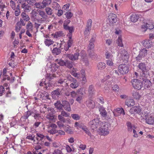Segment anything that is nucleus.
Instances as JSON below:
<instances>
[{
    "label": "nucleus",
    "instance_id": "f257e3e1",
    "mask_svg": "<svg viewBox=\"0 0 154 154\" xmlns=\"http://www.w3.org/2000/svg\"><path fill=\"white\" fill-rule=\"evenodd\" d=\"M99 128V130L102 135H105L108 134L109 133V125L106 122H100Z\"/></svg>",
    "mask_w": 154,
    "mask_h": 154
},
{
    "label": "nucleus",
    "instance_id": "f03ea898",
    "mask_svg": "<svg viewBox=\"0 0 154 154\" xmlns=\"http://www.w3.org/2000/svg\"><path fill=\"white\" fill-rule=\"evenodd\" d=\"M137 67L142 71L140 74V77H145L146 75V73L149 71L148 68L146 65L144 63L141 62L139 63Z\"/></svg>",
    "mask_w": 154,
    "mask_h": 154
},
{
    "label": "nucleus",
    "instance_id": "7ed1b4c3",
    "mask_svg": "<svg viewBox=\"0 0 154 154\" xmlns=\"http://www.w3.org/2000/svg\"><path fill=\"white\" fill-rule=\"evenodd\" d=\"M131 82L133 87L135 89L139 90L143 87L141 79L139 80L137 79H134L132 80Z\"/></svg>",
    "mask_w": 154,
    "mask_h": 154
},
{
    "label": "nucleus",
    "instance_id": "20e7f679",
    "mask_svg": "<svg viewBox=\"0 0 154 154\" xmlns=\"http://www.w3.org/2000/svg\"><path fill=\"white\" fill-rule=\"evenodd\" d=\"M100 122H102L100 121L97 119H96L91 121L89 123V125L91 129L94 130L98 127L99 128Z\"/></svg>",
    "mask_w": 154,
    "mask_h": 154
},
{
    "label": "nucleus",
    "instance_id": "39448f33",
    "mask_svg": "<svg viewBox=\"0 0 154 154\" xmlns=\"http://www.w3.org/2000/svg\"><path fill=\"white\" fill-rule=\"evenodd\" d=\"M4 94H5V97H10L11 96V93L9 87L6 88L5 90L4 86L1 85L0 86V96H2Z\"/></svg>",
    "mask_w": 154,
    "mask_h": 154
},
{
    "label": "nucleus",
    "instance_id": "423d86ee",
    "mask_svg": "<svg viewBox=\"0 0 154 154\" xmlns=\"http://www.w3.org/2000/svg\"><path fill=\"white\" fill-rule=\"evenodd\" d=\"M38 15L41 17L40 18L37 20L38 23H42L47 20L48 19V16L44 11L39 10L38 11Z\"/></svg>",
    "mask_w": 154,
    "mask_h": 154
},
{
    "label": "nucleus",
    "instance_id": "0eeeda50",
    "mask_svg": "<svg viewBox=\"0 0 154 154\" xmlns=\"http://www.w3.org/2000/svg\"><path fill=\"white\" fill-rule=\"evenodd\" d=\"M119 71L122 74L128 73L129 69V67L126 64H121L118 67Z\"/></svg>",
    "mask_w": 154,
    "mask_h": 154
},
{
    "label": "nucleus",
    "instance_id": "6e6552de",
    "mask_svg": "<svg viewBox=\"0 0 154 154\" xmlns=\"http://www.w3.org/2000/svg\"><path fill=\"white\" fill-rule=\"evenodd\" d=\"M92 23V20L91 19L88 20L84 32L85 35L88 36L89 35L90 32L91 30Z\"/></svg>",
    "mask_w": 154,
    "mask_h": 154
},
{
    "label": "nucleus",
    "instance_id": "1a4fd4ad",
    "mask_svg": "<svg viewBox=\"0 0 154 154\" xmlns=\"http://www.w3.org/2000/svg\"><path fill=\"white\" fill-rule=\"evenodd\" d=\"M84 95L83 89L80 88L77 91L76 98V100L79 103H81L83 98Z\"/></svg>",
    "mask_w": 154,
    "mask_h": 154
},
{
    "label": "nucleus",
    "instance_id": "9d476101",
    "mask_svg": "<svg viewBox=\"0 0 154 154\" xmlns=\"http://www.w3.org/2000/svg\"><path fill=\"white\" fill-rule=\"evenodd\" d=\"M140 79L143 80L142 81L143 87V86L144 88H149L151 85V83L150 81L147 79L146 76L145 77H140Z\"/></svg>",
    "mask_w": 154,
    "mask_h": 154
},
{
    "label": "nucleus",
    "instance_id": "9b49d317",
    "mask_svg": "<svg viewBox=\"0 0 154 154\" xmlns=\"http://www.w3.org/2000/svg\"><path fill=\"white\" fill-rule=\"evenodd\" d=\"M69 115L70 114L69 113H68L63 110L61 112L60 114L58 116V118L60 121L62 122L63 123H65L66 122V119L64 117H68Z\"/></svg>",
    "mask_w": 154,
    "mask_h": 154
},
{
    "label": "nucleus",
    "instance_id": "f8f14e48",
    "mask_svg": "<svg viewBox=\"0 0 154 154\" xmlns=\"http://www.w3.org/2000/svg\"><path fill=\"white\" fill-rule=\"evenodd\" d=\"M61 91L59 88L52 91L51 93V95L53 98L54 99H57L59 97V96L62 94Z\"/></svg>",
    "mask_w": 154,
    "mask_h": 154
},
{
    "label": "nucleus",
    "instance_id": "ddd939ff",
    "mask_svg": "<svg viewBox=\"0 0 154 154\" xmlns=\"http://www.w3.org/2000/svg\"><path fill=\"white\" fill-rule=\"evenodd\" d=\"M79 55V54L77 51L74 54V55L69 54H66V57L72 60H78Z\"/></svg>",
    "mask_w": 154,
    "mask_h": 154
},
{
    "label": "nucleus",
    "instance_id": "4468645a",
    "mask_svg": "<svg viewBox=\"0 0 154 154\" xmlns=\"http://www.w3.org/2000/svg\"><path fill=\"white\" fill-rule=\"evenodd\" d=\"M141 110L140 107L139 106H135L132 107L130 110V112L131 114L139 113Z\"/></svg>",
    "mask_w": 154,
    "mask_h": 154
},
{
    "label": "nucleus",
    "instance_id": "2eb2a0df",
    "mask_svg": "<svg viewBox=\"0 0 154 154\" xmlns=\"http://www.w3.org/2000/svg\"><path fill=\"white\" fill-rule=\"evenodd\" d=\"M141 28L142 29H144V31H146L147 29H151L154 28V26L151 23H146V24L142 26Z\"/></svg>",
    "mask_w": 154,
    "mask_h": 154
},
{
    "label": "nucleus",
    "instance_id": "dca6fc26",
    "mask_svg": "<svg viewBox=\"0 0 154 154\" xmlns=\"http://www.w3.org/2000/svg\"><path fill=\"white\" fill-rule=\"evenodd\" d=\"M63 28L65 30L69 32L68 34H67V36H69V35L72 36V33L74 31V27L73 26H68L63 27Z\"/></svg>",
    "mask_w": 154,
    "mask_h": 154
},
{
    "label": "nucleus",
    "instance_id": "f3484780",
    "mask_svg": "<svg viewBox=\"0 0 154 154\" xmlns=\"http://www.w3.org/2000/svg\"><path fill=\"white\" fill-rule=\"evenodd\" d=\"M62 104H63V107L64 109L70 112L71 108L69 103L66 100H63L62 101Z\"/></svg>",
    "mask_w": 154,
    "mask_h": 154
},
{
    "label": "nucleus",
    "instance_id": "a211bd4d",
    "mask_svg": "<svg viewBox=\"0 0 154 154\" xmlns=\"http://www.w3.org/2000/svg\"><path fill=\"white\" fill-rule=\"evenodd\" d=\"M108 20L112 23H115L117 21L116 15L114 14L110 13L108 16Z\"/></svg>",
    "mask_w": 154,
    "mask_h": 154
},
{
    "label": "nucleus",
    "instance_id": "6ab92c4d",
    "mask_svg": "<svg viewBox=\"0 0 154 154\" xmlns=\"http://www.w3.org/2000/svg\"><path fill=\"white\" fill-rule=\"evenodd\" d=\"M143 45L145 47L149 48L152 46V42L150 40L146 39L143 41Z\"/></svg>",
    "mask_w": 154,
    "mask_h": 154
},
{
    "label": "nucleus",
    "instance_id": "aec40b11",
    "mask_svg": "<svg viewBox=\"0 0 154 154\" xmlns=\"http://www.w3.org/2000/svg\"><path fill=\"white\" fill-rule=\"evenodd\" d=\"M63 129L67 133L70 134H72L73 133V130L72 129V128L69 125H67L63 127Z\"/></svg>",
    "mask_w": 154,
    "mask_h": 154
},
{
    "label": "nucleus",
    "instance_id": "412c9836",
    "mask_svg": "<svg viewBox=\"0 0 154 154\" xmlns=\"http://www.w3.org/2000/svg\"><path fill=\"white\" fill-rule=\"evenodd\" d=\"M146 122L149 125H152L154 123V117L150 116L147 117L145 119Z\"/></svg>",
    "mask_w": 154,
    "mask_h": 154
},
{
    "label": "nucleus",
    "instance_id": "4be33fe9",
    "mask_svg": "<svg viewBox=\"0 0 154 154\" xmlns=\"http://www.w3.org/2000/svg\"><path fill=\"white\" fill-rule=\"evenodd\" d=\"M55 107L58 110H63V104L61 103L60 101H57V102L54 104Z\"/></svg>",
    "mask_w": 154,
    "mask_h": 154
},
{
    "label": "nucleus",
    "instance_id": "5701e85b",
    "mask_svg": "<svg viewBox=\"0 0 154 154\" xmlns=\"http://www.w3.org/2000/svg\"><path fill=\"white\" fill-rule=\"evenodd\" d=\"M134 104V101L132 99H127L125 101V104L128 106H133Z\"/></svg>",
    "mask_w": 154,
    "mask_h": 154
},
{
    "label": "nucleus",
    "instance_id": "b1692460",
    "mask_svg": "<svg viewBox=\"0 0 154 154\" xmlns=\"http://www.w3.org/2000/svg\"><path fill=\"white\" fill-rule=\"evenodd\" d=\"M86 104L89 107L91 108H93L95 106L94 102L91 100H89L86 101Z\"/></svg>",
    "mask_w": 154,
    "mask_h": 154
},
{
    "label": "nucleus",
    "instance_id": "393cba45",
    "mask_svg": "<svg viewBox=\"0 0 154 154\" xmlns=\"http://www.w3.org/2000/svg\"><path fill=\"white\" fill-rule=\"evenodd\" d=\"M132 94L133 98L136 100L139 99L141 96L139 94L138 92L136 90L132 91Z\"/></svg>",
    "mask_w": 154,
    "mask_h": 154
},
{
    "label": "nucleus",
    "instance_id": "a878e982",
    "mask_svg": "<svg viewBox=\"0 0 154 154\" xmlns=\"http://www.w3.org/2000/svg\"><path fill=\"white\" fill-rule=\"evenodd\" d=\"M69 83H70V87L72 88H76L79 86L78 83L76 79H74L73 81Z\"/></svg>",
    "mask_w": 154,
    "mask_h": 154
},
{
    "label": "nucleus",
    "instance_id": "bb28decb",
    "mask_svg": "<svg viewBox=\"0 0 154 154\" xmlns=\"http://www.w3.org/2000/svg\"><path fill=\"white\" fill-rule=\"evenodd\" d=\"M95 38H94L92 37V38L90 40V43L89 44V46H88V50H91L92 49H93L94 47V42Z\"/></svg>",
    "mask_w": 154,
    "mask_h": 154
},
{
    "label": "nucleus",
    "instance_id": "cd10ccee",
    "mask_svg": "<svg viewBox=\"0 0 154 154\" xmlns=\"http://www.w3.org/2000/svg\"><path fill=\"white\" fill-rule=\"evenodd\" d=\"M139 18L138 15L136 14H133L131 16V20L132 22H136L138 20Z\"/></svg>",
    "mask_w": 154,
    "mask_h": 154
},
{
    "label": "nucleus",
    "instance_id": "c85d7f7f",
    "mask_svg": "<svg viewBox=\"0 0 154 154\" xmlns=\"http://www.w3.org/2000/svg\"><path fill=\"white\" fill-rule=\"evenodd\" d=\"M99 110L100 112V114L103 116L105 117L106 116L107 114V112L103 107L100 106L99 108Z\"/></svg>",
    "mask_w": 154,
    "mask_h": 154
},
{
    "label": "nucleus",
    "instance_id": "c756f323",
    "mask_svg": "<svg viewBox=\"0 0 154 154\" xmlns=\"http://www.w3.org/2000/svg\"><path fill=\"white\" fill-rule=\"evenodd\" d=\"M115 111L113 112V113L115 115L114 113L115 112H116L117 113H119V114L120 115H125V112H124V109L121 108H116L115 109Z\"/></svg>",
    "mask_w": 154,
    "mask_h": 154
},
{
    "label": "nucleus",
    "instance_id": "7c9ffc66",
    "mask_svg": "<svg viewBox=\"0 0 154 154\" xmlns=\"http://www.w3.org/2000/svg\"><path fill=\"white\" fill-rule=\"evenodd\" d=\"M67 36L68 38V40L67 42V45L69 47H71L74 43L73 39L72 38V36L69 35V36Z\"/></svg>",
    "mask_w": 154,
    "mask_h": 154
},
{
    "label": "nucleus",
    "instance_id": "2f4dec72",
    "mask_svg": "<svg viewBox=\"0 0 154 154\" xmlns=\"http://www.w3.org/2000/svg\"><path fill=\"white\" fill-rule=\"evenodd\" d=\"M56 77V75L54 74H47L45 75V77L49 81H51L54 77Z\"/></svg>",
    "mask_w": 154,
    "mask_h": 154
},
{
    "label": "nucleus",
    "instance_id": "473e14b6",
    "mask_svg": "<svg viewBox=\"0 0 154 154\" xmlns=\"http://www.w3.org/2000/svg\"><path fill=\"white\" fill-rule=\"evenodd\" d=\"M106 65L103 62H99L97 64V67L98 70H100L104 69L106 67Z\"/></svg>",
    "mask_w": 154,
    "mask_h": 154
},
{
    "label": "nucleus",
    "instance_id": "72a5a7b5",
    "mask_svg": "<svg viewBox=\"0 0 154 154\" xmlns=\"http://www.w3.org/2000/svg\"><path fill=\"white\" fill-rule=\"evenodd\" d=\"M26 29H27L26 30H28L31 32H33V24L31 22H28L26 26Z\"/></svg>",
    "mask_w": 154,
    "mask_h": 154
},
{
    "label": "nucleus",
    "instance_id": "f704fd0d",
    "mask_svg": "<svg viewBox=\"0 0 154 154\" xmlns=\"http://www.w3.org/2000/svg\"><path fill=\"white\" fill-rule=\"evenodd\" d=\"M61 52V50L60 48H58L55 47L52 50V53L55 55H58Z\"/></svg>",
    "mask_w": 154,
    "mask_h": 154
},
{
    "label": "nucleus",
    "instance_id": "c9c22d12",
    "mask_svg": "<svg viewBox=\"0 0 154 154\" xmlns=\"http://www.w3.org/2000/svg\"><path fill=\"white\" fill-rule=\"evenodd\" d=\"M22 19L26 21H28L30 19L29 17L27 14L23 12L21 14Z\"/></svg>",
    "mask_w": 154,
    "mask_h": 154
},
{
    "label": "nucleus",
    "instance_id": "e433bc0d",
    "mask_svg": "<svg viewBox=\"0 0 154 154\" xmlns=\"http://www.w3.org/2000/svg\"><path fill=\"white\" fill-rule=\"evenodd\" d=\"M81 73L82 74V79L81 80L85 83L86 82V79L85 77V72L84 70L82 69L81 70Z\"/></svg>",
    "mask_w": 154,
    "mask_h": 154
},
{
    "label": "nucleus",
    "instance_id": "4c0bfd02",
    "mask_svg": "<svg viewBox=\"0 0 154 154\" xmlns=\"http://www.w3.org/2000/svg\"><path fill=\"white\" fill-rule=\"evenodd\" d=\"M44 43L46 46H49L50 45L53 44L54 42L51 39H46Z\"/></svg>",
    "mask_w": 154,
    "mask_h": 154
},
{
    "label": "nucleus",
    "instance_id": "58836bf2",
    "mask_svg": "<svg viewBox=\"0 0 154 154\" xmlns=\"http://www.w3.org/2000/svg\"><path fill=\"white\" fill-rule=\"evenodd\" d=\"M88 91L90 95H92L95 93V89L93 85H91L89 86Z\"/></svg>",
    "mask_w": 154,
    "mask_h": 154
},
{
    "label": "nucleus",
    "instance_id": "ea45409f",
    "mask_svg": "<svg viewBox=\"0 0 154 154\" xmlns=\"http://www.w3.org/2000/svg\"><path fill=\"white\" fill-rule=\"evenodd\" d=\"M147 51L146 49L144 48L140 51L139 54L144 57L147 55Z\"/></svg>",
    "mask_w": 154,
    "mask_h": 154
},
{
    "label": "nucleus",
    "instance_id": "a19ab883",
    "mask_svg": "<svg viewBox=\"0 0 154 154\" xmlns=\"http://www.w3.org/2000/svg\"><path fill=\"white\" fill-rule=\"evenodd\" d=\"M51 3V0H43L42 2V4L44 6V8L46 6H48Z\"/></svg>",
    "mask_w": 154,
    "mask_h": 154
},
{
    "label": "nucleus",
    "instance_id": "79ce46f5",
    "mask_svg": "<svg viewBox=\"0 0 154 154\" xmlns=\"http://www.w3.org/2000/svg\"><path fill=\"white\" fill-rule=\"evenodd\" d=\"M65 66L69 69H71L73 67L72 62L68 60H66V64Z\"/></svg>",
    "mask_w": 154,
    "mask_h": 154
},
{
    "label": "nucleus",
    "instance_id": "37998d69",
    "mask_svg": "<svg viewBox=\"0 0 154 154\" xmlns=\"http://www.w3.org/2000/svg\"><path fill=\"white\" fill-rule=\"evenodd\" d=\"M85 126H84L83 124L81 122H76L75 123L74 125V127H76L77 128H80L82 129Z\"/></svg>",
    "mask_w": 154,
    "mask_h": 154
},
{
    "label": "nucleus",
    "instance_id": "c03bdc74",
    "mask_svg": "<svg viewBox=\"0 0 154 154\" xmlns=\"http://www.w3.org/2000/svg\"><path fill=\"white\" fill-rule=\"evenodd\" d=\"M51 68V70L53 72H55L57 70L58 68V66L55 63H53L50 66Z\"/></svg>",
    "mask_w": 154,
    "mask_h": 154
},
{
    "label": "nucleus",
    "instance_id": "a18cd8bd",
    "mask_svg": "<svg viewBox=\"0 0 154 154\" xmlns=\"http://www.w3.org/2000/svg\"><path fill=\"white\" fill-rule=\"evenodd\" d=\"M10 78L8 75L3 76V79L1 82L2 83H4L5 82L8 83V82L10 80Z\"/></svg>",
    "mask_w": 154,
    "mask_h": 154
},
{
    "label": "nucleus",
    "instance_id": "49530a36",
    "mask_svg": "<svg viewBox=\"0 0 154 154\" xmlns=\"http://www.w3.org/2000/svg\"><path fill=\"white\" fill-rule=\"evenodd\" d=\"M52 5L53 8L56 10H57L60 9L59 4L55 2H53Z\"/></svg>",
    "mask_w": 154,
    "mask_h": 154
},
{
    "label": "nucleus",
    "instance_id": "de8ad7c7",
    "mask_svg": "<svg viewBox=\"0 0 154 154\" xmlns=\"http://www.w3.org/2000/svg\"><path fill=\"white\" fill-rule=\"evenodd\" d=\"M126 125L128 127V131L130 132L132 131L133 126L132 124L130 122H127Z\"/></svg>",
    "mask_w": 154,
    "mask_h": 154
},
{
    "label": "nucleus",
    "instance_id": "09e8293b",
    "mask_svg": "<svg viewBox=\"0 0 154 154\" xmlns=\"http://www.w3.org/2000/svg\"><path fill=\"white\" fill-rule=\"evenodd\" d=\"M70 72L71 74L75 77H78L79 74L76 72V69L73 68L72 69L70 70Z\"/></svg>",
    "mask_w": 154,
    "mask_h": 154
},
{
    "label": "nucleus",
    "instance_id": "8fccbe9b",
    "mask_svg": "<svg viewBox=\"0 0 154 154\" xmlns=\"http://www.w3.org/2000/svg\"><path fill=\"white\" fill-rule=\"evenodd\" d=\"M22 25H20V23L19 22H17L15 26V30L17 32L20 31V29L21 28Z\"/></svg>",
    "mask_w": 154,
    "mask_h": 154
},
{
    "label": "nucleus",
    "instance_id": "3c124183",
    "mask_svg": "<svg viewBox=\"0 0 154 154\" xmlns=\"http://www.w3.org/2000/svg\"><path fill=\"white\" fill-rule=\"evenodd\" d=\"M56 61L61 66H65V65L66 60L64 61L61 59L59 60L58 59H57L56 60Z\"/></svg>",
    "mask_w": 154,
    "mask_h": 154
},
{
    "label": "nucleus",
    "instance_id": "603ef678",
    "mask_svg": "<svg viewBox=\"0 0 154 154\" xmlns=\"http://www.w3.org/2000/svg\"><path fill=\"white\" fill-rule=\"evenodd\" d=\"M45 12L48 15H51L53 13L52 9L51 8L48 7L45 9Z\"/></svg>",
    "mask_w": 154,
    "mask_h": 154
},
{
    "label": "nucleus",
    "instance_id": "864d4df0",
    "mask_svg": "<svg viewBox=\"0 0 154 154\" xmlns=\"http://www.w3.org/2000/svg\"><path fill=\"white\" fill-rule=\"evenodd\" d=\"M36 135L38 137L40 138V139H39V138L37 137L36 140H41V141L45 137V136L42 134L40 133H36Z\"/></svg>",
    "mask_w": 154,
    "mask_h": 154
},
{
    "label": "nucleus",
    "instance_id": "5fc2aeb1",
    "mask_svg": "<svg viewBox=\"0 0 154 154\" xmlns=\"http://www.w3.org/2000/svg\"><path fill=\"white\" fill-rule=\"evenodd\" d=\"M117 43L118 45V46H119L122 47L123 46L121 36H119L118 39L117 40Z\"/></svg>",
    "mask_w": 154,
    "mask_h": 154
},
{
    "label": "nucleus",
    "instance_id": "6e6d98bb",
    "mask_svg": "<svg viewBox=\"0 0 154 154\" xmlns=\"http://www.w3.org/2000/svg\"><path fill=\"white\" fill-rule=\"evenodd\" d=\"M105 55L107 60L113 59V55L108 52H106L105 53Z\"/></svg>",
    "mask_w": 154,
    "mask_h": 154
},
{
    "label": "nucleus",
    "instance_id": "4d7b16f0",
    "mask_svg": "<svg viewBox=\"0 0 154 154\" xmlns=\"http://www.w3.org/2000/svg\"><path fill=\"white\" fill-rule=\"evenodd\" d=\"M34 5H35L36 7V8H38L39 9H42L44 8V7L43 5L42 4V2H38V3H36Z\"/></svg>",
    "mask_w": 154,
    "mask_h": 154
},
{
    "label": "nucleus",
    "instance_id": "13d9d810",
    "mask_svg": "<svg viewBox=\"0 0 154 154\" xmlns=\"http://www.w3.org/2000/svg\"><path fill=\"white\" fill-rule=\"evenodd\" d=\"M64 35V33L62 32L58 31L55 33L54 37L56 38H58V37L62 36Z\"/></svg>",
    "mask_w": 154,
    "mask_h": 154
},
{
    "label": "nucleus",
    "instance_id": "bf43d9fd",
    "mask_svg": "<svg viewBox=\"0 0 154 154\" xmlns=\"http://www.w3.org/2000/svg\"><path fill=\"white\" fill-rule=\"evenodd\" d=\"M113 59H108L106 60V64L109 66H111L113 65Z\"/></svg>",
    "mask_w": 154,
    "mask_h": 154
},
{
    "label": "nucleus",
    "instance_id": "052dcab7",
    "mask_svg": "<svg viewBox=\"0 0 154 154\" xmlns=\"http://www.w3.org/2000/svg\"><path fill=\"white\" fill-rule=\"evenodd\" d=\"M90 137H91V134L89 130L88 129V128L86 127L85 126L82 129Z\"/></svg>",
    "mask_w": 154,
    "mask_h": 154
},
{
    "label": "nucleus",
    "instance_id": "680f3d73",
    "mask_svg": "<svg viewBox=\"0 0 154 154\" xmlns=\"http://www.w3.org/2000/svg\"><path fill=\"white\" fill-rule=\"evenodd\" d=\"M65 148L67 152L68 153L71 152L72 151L74 152V149L73 148H71L68 145H66Z\"/></svg>",
    "mask_w": 154,
    "mask_h": 154
},
{
    "label": "nucleus",
    "instance_id": "e2e57ef3",
    "mask_svg": "<svg viewBox=\"0 0 154 154\" xmlns=\"http://www.w3.org/2000/svg\"><path fill=\"white\" fill-rule=\"evenodd\" d=\"M70 20L69 19H67L65 20L64 21L63 24V28L67 26H68V24L70 23Z\"/></svg>",
    "mask_w": 154,
    "mask_h": 154
},
{
    "label": "nucleus",
    "instance_id": "0e129e2a",
    "mask_svg": "<svg viewBox=\"0 0 154 154\" xmlns=\"http://www.w3.org/2000/svg\"><path fill=\"white\" fill-rule=\"evenodd\" d=\"M71 117L74 120H77L80 119V116L77 114H72L71 115Z\"/></svg>",
    "mask_w": 154,
    "mask_h": 154
},
{
    "label": "nucleus",
    "instance_id": "69168bd1",
    "mask_svg": "<svg viewBox=\"0 0 154 154\" xmlns=\"http://www.w3.org/2000/svg\"><path fill=\"white\" fill-rule=\"evenodd\" d=\"M46 118L51 120H53L54 119V116L52 114L49 113L46 116Z\"/></svg>",
    "mask_w": 154,
    "mask_h": 154
},
{
    "label": "nucleus",
    "instance_id": "338daca9",
    "mask_svg": "<svg viewBox=\"0 0 154 154\" xmlns=\"http://www.w3.org/2000/svg\"><path fill=\"white\" fill-rule=\"evenodd\" d=\"M66 16V17L67 19L71 18L73 16V14L71 12H67L65 14Z\"/></svg>",
    "mask_w": 154,
    "mask_h": 154
},
{
    "label": "nucleus",
    "instance_id": "774afa93",
    "mask_svg": "<svg viewBox=\"0 0 154 154\" xmlns=\"http://www.w3.org/2000/svg\"><path fill=\"white\" fill-rule=\"evenodd\" d=\"M52 154H63L61 150L59 149H55Z\"/></svg>",
    "mask_w": 154,
    "mask_h": 154
}]
</instances>
